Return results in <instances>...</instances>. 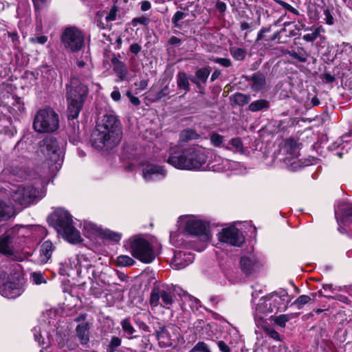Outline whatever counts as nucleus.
I'll return each mask as SVG.
<instances>
[{"instance_id": "f257e3e1", "label": "nucleus", "mask_w": 352, "mask_h": 352, "mask_svg": "<svg viewBox=\"0 0 352 352\" xmlns=\"http://www.w3.org/2000/svg\"><path fill=\"white\" fill-rule=\"evenodd\" d=\"M180 225H184V232L196 237L193 241L184 239V234L170 233V241L176 248H190L201 252L206 248L211 239V234L206 222L194 216L181 217L179 219Z\"/></svg>"}, {"instance_id": "f03ea898", "label": "nucleus", "mask_w": 352, "mask_h": 352, "mask_svg": "<svg viewBox=\"0 0 352 352\" xmlns=\"http://www.w3.org/2000/svg\"><path fill=\"white\" fill-rule=\"evenodd\" d=\"M122 131L116 116L106 114L98 122L93 133L92 145L97 149L110 148L121 140Z\"/></svg>"}, {"instance_id": "7ed1b4c3", "label": "nucleus", "mask_w": 352, "mask_h": 352, "mask_svg": "<svg viewBox=\"0 0 352 352\" xmlns=\"http://www.w3.org/2000/svg\"><path fill=\"white\" fill-rule=\"evenodd\" d=\"M91 80L89 77L81 78H72L70 84L67 86V101L69 119L76 118L82 107L89 91Z\"/></svg>"}, {"instance_id": "20e7f679", "label": "nucleus", "mask_w": 352, "mask_h": 352, "mask_svg": "<svg viewBox=\"0 0 352 352\" xmlns=\"http://www.w3.org/2000/svg\"><path fill=\"white\" fill-rule=\"evenodd\" d=\"M55 221V228L57 232L72 243H78L82 241L81 235L72 225L70 214L63 208L56 209L53 215Z\"/></svg>"}, {"instance_id": "39448f33", "label": "nucleus", "mask_w": 352, "mask_h": 352, "mask_svg": "<svg viewBox=\"0 0 352 352\" xmlns=\"http://www.w3.org/2000/svg\"><path fill=\"white\" fill-rule=\"evenodd\" d=\"M125 247L132 256L144 263H151L155 258V253L151 244L140 235L131 236Z\"/></svg>"}, {"instance_id": "423d86ee", "label": "nucleus", "mask_w": 352, "mask_h": 352, "mask_svg": "<svg viewBox=\"0 0 352 352\" xmlns=\"http://www.w3.org/2000/svg\"><path fill=\"white\" fill-rule=\"evenodd\" d=\"M59 126L58 114L51 108L40 109L35 115L33 128L40 133H52Z\"/></svg>"}, {"instance_id": "0eeeda50", "label": "nucleus", "mask_w": 352, "mask_h": 352, "mask_svg": "<svg viewBox=\"0 0 352 352\" xmlns=\"http://www.w3.org/2000/svg\"><path fill=\"white\" fill-rule=\"evenodd\" d=\"M39 151L47 158L52 172L58 170L62 165V151L56 140L52 138L44 139L39 143Z\"/></svg>"}, {"instance_id": "6e6552de", "label": "nucleus", "mask_w": 352, "mask_h": 352, "mask_svg": "<svg viewBox=\"0 0 352 352\" xmlns=\"http://www.w3.org/2000/svg\"><path fill=\"white\" fill-rule=\"evenodd\" d=\"M175 294L173 289L168 287H155L151 293L150 305L155 308L160 306L164 309H170L175 302Z\"/></svg>"}, {"instance_id": "1a4fd4ad", "label": "nucleus", "mask_w": 352, "mask_h": 352, "mask_svg": "<svg viewBox=\"0 0 352 352\" xmlns=\"http://www.w3.org/2000/svg\"><path fill=\"white\" fill-rule=\"evenodd\" d=\"M12 196L14 201L24 207L28 206L41 197L40 191L28 182L14 186V188L12 189Z\"/></svg>"}, {"instance_id": "9d476101", "label": "nucleus", "mask_w": 352, "mask_h": 352, "mask_svg": "<svg viewBox=\"0 0 352 352\" xmlns=\"http://www.w3.org/2000/svg\"><path fill=\"white\" fill-rule=\"evenodd\" d=\"M91 267V264L88 260L87 255H75L68 258L65 263L61 264L60 274L68 276L79 275L82 268L88 270Z\"/></svg>"}, {"instance_id": "9b49d317", "label": "nucleus", "mask_w": 352, "mask_h": 352, "mask_svg": "<svg viewBox=\"0 0 352 352\" xmlns=\"http://www.w3.org/2000/svg\"><path fill=\"white\" fill-rule=\"evenodd\" d=\"M85 35L75 27L67 28L62 36L65 47L72 52L79 51L84 45Z\"/></svg>"}, {"instance_id": "f8f14e48", "label": "nucleus", "mask_w": 352, "mask_h": 352, "mask_svg": "<svg viewBox=\"0 0 352 352\" xmlns=\"http://www.w3.org/2000/svg\"><path fill=\"white\" fill-rule=\"evenodd\" d=\"M280 152L285 155L280 158L291 170H294L299 165L297 160L299 155V148L297 142L293 139H287L285 141L280 148Z\"/></svg>"}, {"instance_id": "ddd939ff", "label": "nucleus", "mask_w": 352, "mask_h": 352, "mask_svg": "<svg viewBox=\"0 0 352 352\" xmlns=\"http://www.w3.org/2000/svg\"><path fill=\"white\" fill-rule=\"evenodd\" d=\"M188 170L205 169L209 159L210 151L201 148H188Z\"/></svg>"}, {"instance_id": "4468645a", "label": "nucleus", "mask_w": 352, "mask_h": 352, "mask_svg": "<svg viewBox=\"0 0 352 352\" xmlns=\"http://www.w3.org/2000/svg\"><path fill=\"white\" fill-rule=\"evenodd\" d=\"M217 237L219 241L232 246L240 247L245 242L243 234L234 226L221 229Z\"/></svg>"}, {"instance_id": "2eb2a0df", "label": "nucleus", "mask_w": 352, "mask_h": 352, "mask_svg": "<svg viewBox=\"0 0 352 352\" xmlns=\"http://www.w3.org/2000/svg\"><path fill=\"white\" fill-rule=\"evenodd\" d=\"M179 329L175 324H170L166 327H160L156 331V336L162 346H170L175 343L179 338Z\"/></svg>"}, {"instance_id": "dca6fc26", "label": "nucleus", "mask_w": 352, "mask_h": 352, "mask_svg": "<svg viewBox=\"0 0 352 352\" xmlns=\"http://www.w3.org/2000/svg\"><path fill=\"white\" fill-rule=\"evenodd\" d=\"M280 300V298L277 295L261 298L255 308V316L262 319L266 314L273 312L277 308Z\"/></svg>"}, {"instance_id": "f3484780", "label": "nucleus", "mask_w": 352, "mask_h": 352, "mask_svg": "<svg viewBox=\"0 0 352 352\" xmlns=\"http://www.w3.org/2000/svg\"><path fill=\"white\" fill-rule=\"evenodd\" d=\"M10 232H11L14 242L20 243L22 239L25 237H36L38 232H45V229L38 226H16L12 228Z\"/></svg>"}, {"instance_id": "a211bd4d", "label": "nucleus", "mask_w": 352, "mask_h": 352, "mask_svg": "<svg viewBox=\"0 0 352 352\" xmlns=\"http://www.w3.org/2000/svg\"><path fill=\"white\" fill-rule=\"evenodd\" d=\"M188 148L171 149L166 162L173 167L181 170H188Z\"/></svg>"}, {"instance_id": "6ab92c4d", "label": "nucleus", "mask_w": 352, "mask_h": 352, "mask_svg": "<svg viewBox=\"0 0 352 352\" xmlns=\"http://www.w3.org/2000/svg\"><path fill=\"white\" fill-rule=\"evenodd\" d=\"M229 165L237 166V164L234 161L223 158L210 151L209 159L206 166V168L215 172H228Z\"/></svg>"}, {"instance_id": "aec40b11", "label": "nucleus", "mask_w": 352, "mask_h": 352, "mask_svg": "<svg viewBox=\"0 0 352 352\" xmlns=\"http://www.w3.org/2000/svg\"><path fill=\"white\" fill-rule=\"evenodd\" d=\"M142 176L147 182L161 180L166 176V170L162 166L146 163L142 168Z\"/></svg>"}, {"instance_id": "412c9836", "label": "nucleus", "mask_w": 352, "mask_h": 352, "mask_svg": "<svg viewBox=\"0 0 352 352\" xmlns=\"http://www.w3.org/2000/svg\"><path fill=\"white\" fill-rule=\"evenodd\" d=\"M194 255L186 251H177L171 261L170 266L173 269L179 270L184 269L192 263Z\"/></svg>"}, {"instance_id": "4be33fe9", "label": "nucleus", "mask_w": 352, "mask_h": 352, "mask_svg": "<svg viewBox=\"0 0 352 352\" xmlns=\"http://www.w3.org/2000/svg\"><path fill=\"white\" fill-rule=\"evenodd\" d=\"M240 265L244 273L250 274L256 272L261 266V263L255 255H250L241 258Z\"/></svg>"}, {"instance_id": "5701e85b", "label": "nucleus", "mask_w": 352, "mask_h": 352, "mask_svg": "<svg viewBox=\"0 0 352 352\" xmlns=\"http://www.w3.org/2000/svg\"><path fill=\"white\" fill-rule=\"evenodd\" d=\"M48 325L45 323L41 324L36 326L32 329L34 340L43 348H46L48 346V342L46 340H49L50 331L45 329Z\"/></svg>"}, {"instance_id": "b1692460", "label": "nucleus", "mask_w": 352, "mask_h": 352, "mask_svg": "<svg viewBox=\"0 0 352 352\" xmlns=\"http://www.w3.org/2000/svg\"><path fill=\"white\" fill-rule=\"evenodd\" d=\"M102 228L91 221H85L82 231L84 234L89 239L94 240L96 237H100Z\"/></svg>"}, {"instance_id": "393cba45", "label": "nucleus", "mask_w": 352, "mask_h": 352, "mask_svg": "<svg viewBox=\"0 0 352 352\" xmlns=\"http://www.w3.org/2000/svg\"><path fill=\"white\" fill-rule=\"evenodd\" d=\"M55 247L50 241H44L40 248L38 261L41 263H46L52 256Z\"/></svg>"}, {"instance_id": "a878e982", "label": "nucleus", "mask_w": 352, "mask_h": 352, "mask_svg": "<svg viewBox=\"0 0 352 352\" xmlns=\"http://www.w3.org/2000/svg\"><path fill=\"white\" fill-rule=\"evenodd\" d=\"M250 81L251 89L254 92H259L264 89L265 86V77L259 72L254 74L248 80Z\"/></svg>"}, {"instance_id": "bb28decb", "label": "nucleus", "mask_w": 352, "mask_h": 352, "mask_svg": "<svg viewBox=\"0 0 352 352\" xmlns=\"http://www.w3.org/2000/svg\"><path fill=\"white\" fill-rule=\"evenodd\" d=\"M342 218L338 216V210H335V215L338 223L339 225H340V223H343L346 226H352V205L345 206Z\"/></svg>"}, {"instance_id": "cd10ccee", "label": "nucleus", "mask_w": 352, "mask_h": 352, "mask_svg": "<svg viewBox=\"0 0 352 352\" xmlns=\"http://www.w3.org/2000/svg\"><path fill=\"white\" fill-rule=\"evenodd\" d=\"M89 329L87 323L80 324L76 327V336L82 344H87L89 341Z\"/></svg>"}, {"instance_id": "c85d7f7f", "label": "nucleus", "mask_w": 352, "mask_h": 352, "mask_svg": "<svg viewBox=\"0 0 352 352\" xmlns=\"http://www.w3.org/2000/svg\"><path fill=\"white\" fill-rule=\"evenodd\" d=\"M92 280L99 286V289L96 292V294L100 295L103 292L105 285L107 284L105 274H102L101 272L94 270L92 271Z\"/></svg>"}, {"instance_id": "c756f323", "label": "nucleus", "mask_w": 352, "mask_h": 352, "mask_svg": "<svg viewBox=\"0 0 352 352\" xmlns=\"http://www.w3.org/2000/svg\"><path fill=\"white\" fill-rule=\"evenodd\" d=\"M14 241V239L8 231L6 235L0 237V252L4 254H10L11 252L10 244Z\"/></svg>"}, {"instance_id": "7c9ffc66", "label": "nucleus", "mask_w": 352, "mask_h": 352, "mask_svg": "<svg viewBox=\"0 0 352 352\" xmlns=\"http://www.w3.org/2000/svg\"><path fill=\"white\" fill-rule=\"evenodd\" d=\"M14 215V208L12 204L0 200V221L6 220Z\"/></svg>"}, {"instance_id": "2f4dec72", "label": "nucleus", "mask_w": 352, "mask_h": 352, "mask_svg": "<svg viewBox=\"0 0 352 352\" xmlns=\"http://www.w3.org/2000/svg\"><path fill=\"white\" fill-rule=\"evenodd\" d=\"M199 137V134L192 129H184L180 132L179 139L182 142H188L192 140H197Z\"/></svg>"}, {"instance_id": "473e14b6", "label": "nucleus", "mask_w": 352, "mask_h": 352, "mask_svg": "<svg viewBox=\"0 0 352 352\" xmlns=\"http://www.w3.org/2000/svg\"><path fill=\"white\" fill-rule=\"evenodd\" d=\"M100 237L103 238V239H109L113 242H118L120 241V239L122 238V234L112 231L109 229H102Z\"/></svg>"}, {"instance_id": "72a5a7b5", "label": "nucleus", "mask_w": 352, "mask_h": 352, "mask_svg": "<svg viewBox=\"0 0 352 352\" xmlns=\"http://www.w3.org/2000/svg\"><path fill=\"white\" fill-rule=\"evenodd\" d=\"M177 84L180 89H184L186 91H188L190 90L188 78L185 72H179L177 74Z\"/></svg>"}, {"instance_id": "f704fd0d", "label": "nucleus", "mask_w": 352, "mask_h": 352, "mask_svg": "<svg viewBox=\"0 0 352 352\" xmlns=\"http://www.w3.org/2000/svg\"><path fill=\"white\" fill-rule=\"evenodd\" d=\"M231 147L226 146L225 148L228 150H233L235 153H239L243 154L245 153V149L243 146L242 141L239 138H232L230 142Z\"/></svg>"}, {"instance_id": "c9c22d12", "label": "nucleus", "mask_w": 352, "mask_h": 352, "mask_svg": "<svg viewBox=\"0 0 352 352\" xmlns=\"http://www.w3.org/2000/svg\"><path fill=\"white\" fill-rule=\"evenodd\" d=\"M269 108V102L264 99L257 100L249 105V110L252 112L261 111Z\"/></svg>"}, {"instance_id": "e433bc0d", "label": "nucleus", "mask_w": 352, "mask_h": 352, "mask_svg": "<svg viewBox=\"0 0 352 352\" xmlns=\"http://www.w3.org/2000/svg\"><path fill=\"white\" fill-rule=\"evenodd\" d=\"M115 262L118 267H129L135 263V261L128 255L118 256Z\"/></svg>"}, {"instance_id": "4c0bfd02", "label": "nucleus", "mask_w": 352, "mask_h": 352, "mask_svg": "<svg viewBox=\"0 0 352 352\" xmlns=\"http://www.w3.org/2000/svg\"><path fill=\"white\" fill-rule=\"evenodd\" d=\"M121 326L128 338L131 339L134 338L133 335L135 332V330L128 318L122 320Z\"/></svg>"}, {"instance_id": "58836bf2", "label": "nucleus", "mask_w": 352, "mask_h": 352, "mask_svg": "<svg viewBox=\"0 0 352 352\" xmlns=\"http://www.w3.org/2000/svg\"><path fill=\"white\" fill-rule=\"evenodd\" d=\"M211 144L214 146L219 147L222 146L223 147H226L224 145H222L224 141V137L221 135L217 133H212L210 134L209 137Z\"/></svg>"}, {"instance_id": "ea45409f", "label": "nucleus", "mask_w": 352, "mask_h": 352, "mask_svg": "<svg viewBox=\"0 0 352 352\" xmlns=\"http://www.w3.org/2000/svg\"><path fill=\"white\" fill-rule=\"evenodd\" d=\"M230 54L234 59L242 60L245 57L246 52L242 48L232 47L230 49Z\"/></svg>"}, {"instance_id": "a19ab883", "label": "nucleus", "mask_w": 352, "mask_h": 352, "mask_svg": "<svg viewBox=\"0 0 352 352\" xmlns=\"http://www.w3.org/2000/svg\"><path fill=\"white\" fill-rule=\"evenodd\" d=\"M234 101L241 106L248 103L250 100V96L241 93H236L234 96Z\"/></svg>"}, {"instance_id": "79ce46f5", "label": "nucleus", "mask_w": 352, "mask_h": 352, "mask_svg": "<svg viewBox=\"0 0 352 352\" xmlns=\"http://www.w3.org/2000/svg\"><path fill=\"white\" fill-rule=\"evenodd\" d=\"M188 16V14L184 12L177 11L173 15L172 18V22L175 27L181 28L182 25L180 24V21L184 19Z\"/></svg>"}, {"instance_id": "37998d69", "label": "nucleus", "mask_w": 352, "mask_h": 352, "mask_svg": "<svg viewBox=\"0 0 352 352\" xmlns=\"http://www.w3.org/2000/svg\"><path fill=\"white\" fill-rule=\"evenodd\" d=\"M292 318V314H282L274 319V322L276 324L283 327L287 321Z\"/></svg>"}, {"instance_id": "c03bdc74", "label": "nucleus", "mask_w": 352, "mask_h": 352, "mask_svg": "<svg viewBox=\"0 0 352 352\" xmlns=\"http://www.w3.org/2000/svg\"><path fill=\"white\" fill-rule=\"evenodd\" d=\"M209 74L210 70L208 68H201L197 71L196 78L201 82H205L207 80Z\"/></svg>"}, {"instance_id": "a18cd8bd", "label": "nucleus", "mask_w": 352, "mask_h": 352, "mask_svg": "<svg viewBox=\"0 0 352 352\" xmlns=\"http://www.w3.org/2000/svg\"><path fill=\"white\" fill-rule=\"evenodd\" d=\"M47 41V37L44 35L34 34L30 38V42L33 44L43 45Z\"/></svg>"}, {"instance_id": "49530a36", "label": "nucleus", "mask_w": 352, "mask_h": 352, "mask_svg": "<svg viewBox=\"0 0 352 352\" xmlns=\"http://www.w3.org/2000/svg\"><path fill=\"white\" fill-rule=\"evenodd\" d=\"M275 2L278 3V5L281 6L283 8L287 10V11L290 12L291 13L295 14V15H299V12L294 8L293 6L289 5V3L282 1V0H275Z\"/></svg>"}, {"instance_id": "de8ad7c7", "label": "nucleus", "mask_w": 352, "mask_h": 352, "mask_svg": "<svg viewBox=\"0 0 352 352\" xmlns=\"http://www.w3.org/2000/svg\"><path fill=\"white\" fill-rule=\"evenodd\" d=\"M31 278L33 283L36 285H40L41 283H46L43 274L41 272H33L31 275Z\"/></svg>"}, {"instance_id": "09e8293b", "label": "nucleus", "mask_w": 352, "mask_h": 352, "mask_svg": "<svg viewBox=\"0 0 352 352\" xmlns=\"http://www.w3.org/2000/svg\"><path fill=\"white\" fill-rule=\"evenodd\" d=\"M121 340L118 337H113L107 349V352H114L115 349L120 346Z\"/></svg>"}, {"instance_id": "8fccbe9b", "label": "nucleus", "mask_w": 352, "mask_h": 352, "mask_svg": "<svg viewBox=\"0 0 352 352\" xmlns=\"http://www.w3.org/2000/svg\"><path fill=\"white\" fill-rule=\"evenodd\" d=\"M310 300L311 298L309 296L301 295L294 301V304L298 306V309H300L304 305L307 304Z\"/></svg>"}, {"instance_id": "3c124183", "label": "nucleus", "mask_w": 352, "mask_h": 352, "mask_svg": "<svg viewBox=\"0 0 352 352\" xmlns=\"http://www.w3.org/2000/svg\"><path fill=\"white\" fill-rule=\"evenodd\" d=\"M320 30L319 28H316L314 32L305 34L302 36V39L307 42L314 41L319 36Z\"/></svg>"}, {"instance_id": "603ef678", "label": "nucleus", "mask_w": 352, "mask_h": 352, "mask_svg": "<svg viewBox=\"0 0 352 352\" xmlns=\"http://www.w3.org/2000/svg\"><path fill=\"white\" fill-rule=\"evenodd\" d=\"M148 86V80H142L139 82L134 83L135 87V93L136 94L140 93L143 90H144Z\"/></svg>"}, {"instance_id": "864d4df0", "label": "nucleus", "mask_w": 352, "mask_h": 352, "mask_svg": "<svg viewBox=\"0 0 352 352\" xmlns=\"http://www.w3.org/2000/svg\"><path fill=\"white\" fill-rule=\"evenodd\" d=\"M324 18L323 20L328 25H333L334 19L328 8H324L323 10Z\"/></svg>"}, {"instance_id": "5fc2aeb1", "label": "nucleus", "mask_w": 352, "mask_h": 352, "mask_svg": "<svg viewBox=\"0 0 352 352\" xmlns=\"http://www.w3.org/2000/svg\"><path fill=\"white\" fill-rule=\"evenodd\" d=\"M236 162L237 164V166L229 165V166L228 167V171L233 173L234 174L242 173L244 170L243 166L240 163L237 162Z\"/></svg>"}, {"instance_id": "6e6d98bb", "label": "nucleus", "mask_w": 352, "mask_h": 352, "mask_svg": "<svg viewBox=\"0 0 352 352\" xmlns=\"http://www.w3.org/2000/svg\"><path fill=\"white\" fill-rule=\"evenodd\" d=\"M194 351L210 352V350L206 343L199 342L192 349V352Z\"/></svg>"}, {"instance_id": "4d7b16f0", "label": "nucleus", "mask_w": 352, "mask_h": 352, "mask_svg": "<svg viewBox=\"0 0 352 352\" xmlns=\"http://www.w3.org/2000/svg\"><path fill=\"white\" fill-rule=\"evenodd\" d=\"M212 60L223 67H228L231 65V60L226 58H214Z\"/></svg>"}, {"instance_id": "13d9d810", "label": "nucleus", "mask_w": 352, "mask_h": 352, "mask_svg": "<svg viewBox=\"0 0 352 352\" xmlns=\"http://www.w3.org/2000/svg\"><path fill=\"white\" fill-rule=\"evenodd\" d=\"M149 21H150V20L148 18L142 16L140 17L133 19V24L135 25L137 23H140V24L146 25L148 24Z\"/></svg>"}, {"instance_id": "bf43d9fd", "label": "nucleus", "mask_w": 352, "mask_h": 352, "mask_svg": "<svg viewBox=\"0 0 352 352\" xmlns=\"http://www.w3.org/2000/svg\"><path fill=\"white\" fill-rule=\"evenodd\" d=\"M289 54L291 57L297 59L301 63H305L307 60V58L305 56L300 55L295 51L289 52Z\"/></svg>"}, {"instance_id": "052dcab7", "label": "nucleus", "mask_w": 352, "mask_h": 352, "mask_svg": "<svg viewBox=\"0 0 352 352\" xmlns=\"http://www.w3.org/2000/svg\"><path fill=\"white\" fill-rule=\"evenodd\" d=\"M126 96H127V97L129 98V100H130L131 102L133 104H134V105H135V106H138V105H139V104H140V100H139V98H137V97H135V96H134L133 95V94L131 93V91H128L126 92Z\"/></svg>"}, {"instance_id": "680f3d73", "label": "nucleus", "mask_w": 352, "mask_h": 352, "mask_svg": "<svg viewBox=\"0 0 352 352\" xmlns=\"http://www.w3.org/2000/svg\"><path fill=\"white\" fill-rule=\"evenodd\" d=\"M116 11L115 10H111L109 13L105 16V20L107 22L112 21L116 19Z\"/></svg>"}, {"instance_id": "e2e57ef3", "label": "nucleus", "mask_w": 352, "mask_h": 352, "mask_svg": "<svg viewBox=\"0 0 352 352\" xmlns=\"http://www.w3.org/2000/svg\"><path fill=\"white\" fill-rule=\"evenodd\" d=\"M111 98L115 101H119L121 98V95L118 88L115 89L111 94Z\"/></svg>"}, {"instance_id": "0e129e2a", "label": "nucleus", "mask_w": 352, "mask_h": 352, "mask_svg": "<svg viewBox=\"0 0 352 352\" xmlns=\"http://www.w3.org/2000/svg\"><path fill=\"white\" fill-rule=\"evenodd\" d=\"M218 346L222 352H230L229 346L223 341H219Z\"/></svg>"}, {"instance_id": "69168bd1", "label": "nucleus", "mask_w": 352, "mask_h": 352, "mask_svg": "<svg viewBox=\"0 0 352 352\" xmlns=\"http://www.w3.org/2000/svg\"><path fill=\"white\" fill-rule=\"evenodd\" d=\"M130 50L133 54H138L141 50V47L138 43H133L130 46Z\"/></svg>"}, {"instance_id": "338daca9", "label": "nucleus", "mask_w": 352, "mask_h": 352, "mask_svg": "<svg viewBox=\"0 0 352 352\" xmlns=\"http://www.w3.org/2000/svg\"><path fill=\"white\" fill-rule=\"evenodd\" d=\"M141 10L142 11H147L151 8V3L148 1H143L141 2Z\"/></svg>"}, {"instance_id": "774afa93", "label": "nucleus", "mask_w": 352, "mask_h": 352, "mask_svg": "<svg viewBox=\"0 0 352 352\" xmlns=\"http://www.w3.org/2000/svg\"><path fill=\"white\" fill-rule=\"evenodd\" d=\"M268 334L271 338H274V340L280 339L279 333L275 330H270L268 331Z\"/></svg>"}]
</instances>
